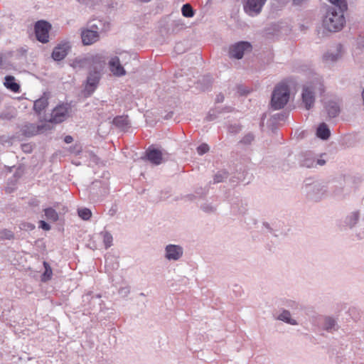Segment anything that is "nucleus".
Instances as JSON below:
<instances>
[{
    "mask_svg": "<svg viewBox=\"0 0 364 364\" xmlns=\"http://www.w3.org/2000/svg\"><path fill=\"white\" fill-rule=\"evenodd\" d=\"M280 26L279 23H274L269 27L266 28L267 34H276L279 31Z\"/></svg>",
    "mask_w": 364,
    "mask_h": 364,
    "instance_id": "nucleus-41",
    "label": "nucleus"
},
{
    "mask_svg": "<svg viewBox=\"0 0 364 364\" xmlns=\"http://www.w3.org/2000/svg\"><path fill=\"white\" fill-rule=\"evenodd\" d=\"M209 151V146L206 144H202L197 148V152L199 155L202 156Z\"/></svg>",
    "mask_w": 364,
    "mask_h": 364,
    "instance_id": "nucleus-44",
    "label": "nucleus"
},
{
    "mask_svg": "<svg viewBox=\"0 0 364 364\" xmlns=\"http://www.w3.org/2000/svg\"><path fill=\"white\" fill-rule=\"evenodd\" d=\"M292 304L291 305H289V306H291V308H297V304L295 303L294 301H291Z\"/></svg>",
    "mask_w": 364,
    "mask_h": 364,
    "instance_id": "nucleus-63",
    "label": "nucleus"
},
{
    "mask_svg": "<svg viewBox=\"0 0 364 364\" xmlns=\"http://www.w3.org/2000/svg\"><path fill=\"white\" fill-rule=\"evenodd\" d=\"M109 68L110 71L117 77L123 76L126 74L124 67L121 65L119 58L117 56L112 57L109 61Z\"/></svg>",
    "mask_w": 364,
    "mask_h": 364,
    "instance_id": "nucleus-16",
    "label": "nucleus"
},
{
    "mask_svg": "<svg viewBox=\"0 0 364 364\" xmlns=\"http://www.w3.org/2000/svg\"><path fill=\"white\" fill-rule=\"evenodd\" d=\"M298 165L301 168H317L326 164L328 155L326 153L316 154L311 151H301L296 156Z\"/></svg>",
    "mask_w": 364,
    "mask_h": 364,
    "instance_id": "nucleus-1",
    "label": "nucleus"
},
{
    "mask_svg": "<svg viewBox=\"0 0 364 364\" xmlns=\"http://www.w3.org/2000/svg\"><path fill=\"white\" fill-rule=\"evenodd\" d=\"M70 151L75 155L77 156L82 152V147L80 144H75L73 146H70Z\"/></svg>",
    "mask_w": 364,
    "mask_h": 364,
    "instance_id": "nucleus-45",
    "label": "nucleus"
},
{
    "mask_svg": "<svg viewBox=\"0 0 364 364\" xmlns=\"http://www.w3.org/2000/svg\"><path fill=\"white\" fill-rule=\"evenodd\" d=\"M7 141V137L6 136H0V143L3 144L4 142Z\"/></svg>",
    "mask_w": 364,
    "mask_h": 364,
    "instance_id": "nucleus-61",
    "label": "nucleus"
},
{
    "mask_svg": "<svg viewBox=\"0 0 364 364\" xmlns=\"http://www.w3.org/2000/svg\"><path fill=\"white\" fill-rule=\"evenodd\" d=\"M316 136L322 140H327L331 136V131L325 122L321 123L316 129Z\"/></svg>",
    "mask_w": 364,
    "mask_h": 364,
    "instance_id": "nucleus-22",
    "label": "nucleus"
},
{
    "mask_svg": "<svg viewBox=\"0 0 364 364\" xmlns=\"http://www.w3.org/2000/svg\"><path fill=\"white\" fill-rule=\"evenodd\" d=\"M31 205H38V202L36 200H33V202L31 203Z\"/></svg>",
    "mask_w": 364,
    "mask_h": 364,
    "instance_id": "nucleus-64",
    "label": "nucleus"
},
{
    "mask_svg": "<svg viewBox=\"0 0 364 364\" xmlns=\"http://www.w3.org/2000/svg\"><path fill=\"white\" fill-rule=\"evenodd\" d=\"M262 225L264 228H266L268 232L272 234L274 236L277 237L278 235L275 232L274 230L270 226V225L267 222H264Z\"/></svg>",
    "mask_w": 364,
    "mask_h": 364,
    "instance_id": "nucleus-51",
    "label": "nucleus"
},
{
    "mask_svg": "<svg viewBox=\"0 0 364 364\" xmlns=\"http://www.w3.org/2000/svg\"><path fill=\"white\" fill-rule=\"evenodd\" d=\"M81 4L85 5L89 7H93L97 5L100 0H76Z\"/></svg>",
    "mask_w": 364,
    "mask_h": 364,
    "instance_id": "nucleus-43",
    "label": "nucleus"
},
{
    "mask_svg": "<svg viewBox=\"0 0 364 364\" xmlns=\"http://www.w3.org/2000/svg\"><path fill=\"white\" fill-rule=\"evenodd\" d=\"M342 49V45L340 43L337 44L333 50H329L323 55V61L326 63L336 62L341 57Z\"/></svg>",
    "mask_w": 364,
    "mask_h": 364,
    "instance_id": "nucleus-15",
    "label": "nucleus"
},
{
    "mask_svg": "<svg viewBox=\"0 0 364 364\" xmlns=\"http://www.w3.org/2000/svg\"><path fill=\"white\" fill-rule=\"evenodd\" d=\"M43 212L45 217L50 222L54 223L58 220V213L54 208L51 207L46 208L43 210Z\"/></svg>",
    "mask_w": 364,
    "mask_h": 364,
    "instance_id": "nucleus-27",
    "label": "nucleus"
},
{
    "mask_svg": "<svg viewBox=\"0 0 364 364\" xmlns=\"http://www.w3.org/2000/svg\"><path fill=\"white\" fill-rule=\"evenodd\" d=\"M130 293V289L129 287H121L119 289V294L123 296H127Z\"/></svg>",
    "mask_w": 364,
    "mask_h": 364,
    "instance_id": "nucleus-53",
    "label": "nucleus"
},
{
    "mask_svg": "<svg viewBox=\"0 0 364 364\" xmlns=\"http://www.w3.org/2000/svg\"><path fill=\"white\" fill-rule=\"evenodd\" d=\"M69 109H70V106L68 104L57 106L53 110L50 122L56 124L63 122L68 117Z\"/></svg>",
    "mask_w": 364,
    "mask_h": 364,
    "instance_id": "nucleus-11",
    "label": "nucleus"
},
{
    "mask_svg": "<svg viewBox=\"0 0 364 364\" xmlns=\"http://www.w3.org/2000/svg\"><path fill=\"white\" fill-rule=\"evenodd\" d=\"M267 0H247L244 4V11L250 16L259 14Z\"/></svg>",
    "mask_w": 364,
    "mask_h": 364,
    "instance_id": "nucleus-8",
    "label": "nucleus"
},
{
    "mask_svg": "<svg viewBox=\"0 0 364 364\" xmlns=\"http://www.w3.org/2000/svg\"><path fill=\"white\" fill-rule=\"evenodd\" d=\"M326 109L328 115L331 118L337 117L341 112L339 105L334 101L328 102L326 105Z\"/></svg>",
    "mask_w": 364,
    "mask_h": 364,
    "instance_id": "nucleus-23",
    "label": "nucleus"
},
{
    "mask_svg": "<svg viewBox=\"0 0 364 364\" xmlns=\"http://www.w3.org/2000/svg\"><path fill=\"white\" fill-rule=\"evenodd\" d=\"M289 88L286 84H281L275 87L272 94L271 105L277 110L282 109L289 100Z\"/></svg>",
    "mask_w": 364,
    "mask_h": 364,
    "instance_id": "nucleus-5",
    "label": "nucleus"
},
{
    "mask_svg": "<svg viewBox=\"0 0 364 364\" xmlns=\"http://www.w3.org/2000/svg\"><path fill=\"white\" fill-rule=\"evenodd\" d=\"M21 228L26 231H31L36 228V226L34 224L31 223H24L21 224Z\"/></svg>",
    "mask_w": 364,
    "mask_h": 364,
    "instance_id": "nucleus-47",
    "label": "nucleus"
},
{
    "mask_svg": "<svg viewBox=\"0 0 364 364\" xmlns=\"http://www.w3.org/2000/svg\"><path fill=\"white\" fill-rule=\"evenodd\" d=\"M231 210L235 215H244L246 213L247 208V204L240 198L232 199L230 203Z\"/></svg>",
    "mask_w": 364,
    "mask_h": 364,
    "instance_id": "nucleus-17",
    "label": "nucleus"
},
{
    "mask_svg": "<svg viewBox=\"0 0 364 364\" xmlns=\"http://www.w3.org/2000/svg\"><path fill=\"white\" fill-rule=\"evenodd\" d=\"M51 25L46 21L40 20L35 23L34 31L36 39L43 43L48 42Z\"/></svg>",
    "mask_w": 364,
    "mask_h": 364,
    "instance_id": "nucleus-7",
    "label": "nucleus"
},
{
    "mask_svg": "<svg viewBox=\"0 0 364 364\" xmlns=\"http://www.w3.org/2000/svg\"><path fill=\"white\" fill-rule=\"evenodd\" d=\"M288 114L285 112L275 114L272 116V119L275 122L285 121L287 118Z\"/></svg>",
    "mask_w": 364,
    "mask_h": 364,
    "instance_id": "nucleus-42",
    "label": "nucleus"
},
{
    "mask_svg": "<svg viewBox=\"0 0 364 364\" xmlns=\"http://www.w3.org/2000/svg\"><path fill=\"white\" fill-rule=\"evenodd\" d=\"M181 13L184 17L191 18L195 15V10L189 4H185L182 6Z\"/></svg>",
    "mask_w": 364,
    "mask_h": 364,
    "instance_id": "nucleus-33",
    "label": "nucleus"
},
{
    "mask_svg": "<svg viewBox=\"0 0 364 364\" xmlns=\"http://www.w3.org/2000/svg\"><path fill=\"white\" fill-rule=\"evenodd\" d=\"M4 86L9 90L18 93L21 90V87L18 83L16 82V79L12 75H6L4 77Z\"/></svg>",
    "mask_w": 364,
    "mask_h": 364,
    "instance_id": "nucleus-20",
    "label": "nucleus"
},
{
    "mask_svg": "<svg viewBox=\"0 0 364 364\" xmlns=\"http://www.w3.org/2000/svg\"><path fill=\"white\" fill-rule=\"evenodd\" d=\"M218 114L216 112V109L210 110L206 117V120L207 121H213L217 118Z\"/></svg>",
    "mask_w": 364,
    "mask_h": 364,
    "instance_id": "nucleus-49",
    "label": "nucleus"
},
{
    "mask_svg": "<svg viewBox=\"0 0 364 364\" xmlns=\"http://www.w3.org/2000/svg\"><path fill=\"white\" fill-rule=\"evenodd\" d=\"M173 24L176 27H179V28H182L183 27V23L181 22V20L175 21Z\"/></svg>",
    "mask_w": 364,
    "mask_h": 364,
    "instance_id": "nucleus-60",
    "label": "nucleus"
},
{
    "mask_svg": "<svg viewBox=\"0 0 364 364\" xmlns=\"http://www.w3.org/2000/svg\"><path fill=\"white\" fill-rule=\"evenodd\" d=\"M64 141L66 144H70V143H72L73 141V138L70 135H67L64 138Z\"/></svg>",
    "mask_w": 364,
    "mask_h": 364,
    "instance_id": "nucleus-58",
    "label": "nucleus"
},
{
    "mask_svg": "<svg viewBox=\"0 0 364 364\" xmlns=\"http://www.w3.org/2000/svg\"><path fill=\"white\" fill-rule=\"evenodd\" d=\"M318 92L321 95L324 92L323 85L318 80H314L303 86L301 100L306 109L309 110L314 106L315 95Z\"/></svg>",
    "mask_w": 364,
    "mask_h": 364,
    "instance_id": "nucleus-3",
    "label": "nucleus"
},
{
    "mask_svg": "<svg viewBox=\"0 0 364 364\" xmlns=\"http://www.w3.org/2000/svg\"><path fill=\"white\" fill-rule=\"evenodd\" d=\"M329 1L338 7V11H345L348 9V5L346 0H329Z\"/></svg>",
    "mask_w": 364,
    "mask_h": 364,
    "instance_id": "nucleus-37",
    "label": "nucleus"
},
{
    "mask_svg": "<svg viewBox=\"0 0 364 364\" xmlns=\"http://www.w3.org/2000/svg\"><path fill=\"white\" fill-rule=\"evenodd\" d=\"M14 238V234L8 229L0 230V240H12Z\"/></svg>",
    "mask_w": 364,
    "mask_h": 364,
    "instance_id": "nucleus-38",
    "label": "nucleus"
},
{
    "mask_svg": "<svg viewBox=\"0 0 364 364\" xmlns=\"http://www.w3.org/2000/svg\"><path fill=\"white\" fill-rule=\"evenodd\" d=\"M208 188H203V187H198L196 188L195 191V195L190 196L191 198H193L196 197H200L202 198L203 196H205L208 194Z\"/></svg>",
    "mask_w": 364,
    "mask_h": 364,
    "instance_id": "nucleus-39",
    "label": "nucleus"
},
{
    "mask_svg": "<svg viewBox=\"0 0 364 364\" xmlns=\"http://www.w3.org/2000/svg\"><path fill=\"white\" fill-rule=\"evenodd\" d=\"M164 257L168 261H178L183 255V248L178 245L169 244L165 247Z\"/></svg>",
    "mask_w": 364,
    "mask_h": 364,
    "instance_id": "nucleus-10",
    "label": "nucleus"
},
{
    "mask_svg": "<svg viewBox=\"0 0 364 364\" xmlns=\"http://www.w3.org/2000/svg\"><path fill=\"white\" fill-rule=\"evenodd\" d=\"M200 208L205 213L214 214L216 213L217 212L218 205L213 204L212 203L205 201L200 204Z\"/></svg>",
    "mask_w": 364,
    "mask_h": 364,
    "instance_id": "nucleus-28",
    "label": "nucleus"
},
{
    "mask_svg": "<svg viewBox=\"0 0 364 364\" xmlns=\"http://www.w3.org/2000/svg\"><path fill=\"white\" fill-rule=\"evenodd\" d=\"M71 49L69 42H65L55 46L52 52V58L55 61L63 60Z\"/></svg>",
    "mask_w": 364,
    "mask_h": 364,
    "instance_id": "nucleus-13",
    "label": "nucleus"
},
{
    "mask_svg": "<svg viewBox=\"0 0 364 364\" xmlns=\"http://www.w3.org/2000/svg\"><path fill=\"white\" fill-rule=\"evenodd\" d=\"M213 82V77L210 75H206L199 79L197 84L201 91H207L211 88Z\"/></svg>",
    "mask_w": 364,
    "mask_h": 364,
    "instance_id": "nucleus-21",
    "label": "nucleus"
},
{
    "mask_svg": "<svg viewBox=\"0 0 364 364\" xmlns=\"http://www.w3.org/2000/svg\"><path fill=\"white\" fill-rule=\"evenodd\" d=\"M44 272L41 275V281L46 282L49 281L53 275V271L50 264L47 262H43Z\"/></svg>",
    "mask_w": 364,
    "mask_h": 364,
    "instance_id": "nucleus-30",
    "label": "nucleus"
},
{
    "mask_svg": "<svg viewBox=\"0 0 364 364\" xmlns=\"http://www.w3.org/2000/svg\"><path fill=\"white\" fill-rule=\"evenodd\" d=\"M112 124L122 130H127L130 127V122L127 115H119L112 120Z\"/></svg>",
    "mask_w": 364,
    "mask_h": 364,
    "instance_id": "nucleus-19",
    "label": "nucleus"
},
{
    "mask_svg": "<svg viewBox=\"0 0 364 364\" xmlns=\"http://www.w3.org/2000/svg\"><path fill=\"white\" fill-rule=\"evenodd\" d=\"M252 46L248 41H239L229 48V56L230 58L242 59L245 53L251 52Z\"/></svg>",
    "mask_w": 364,
    "mask_h": 364,
    "instance_id": "nucleus-6",
    "label": "nucleus"
},
{
    "mask_svg": "<svg viewBox=\"0 0 364 364\" xmlns=\"http://www.w3.org/2000/svg\"><path fill=\"white\" fill-rule=\"evenodd\" d=\"M105 267H109L112 269H117L119 267V262L117 258L112 255L105 257Z\"/></svg>",
    "mask_w": 364,
    "mask_h": 364,
    "instance_id": "nucleus-34",
    "label": "nucleus"
},
{
    "mask_svg": "<svg viewBox=\"0 0 364 364\" xmlns=\"http://www.w3.org/2000/svg\"><path fill=\"white\" fill-rule=\"evenodd\" d=\"M103 23L101 20H92L88 22L87 28L88 30H92L97 31V34L103 30Z\"/></svg>",
    "mask_w": 364,
    "mask_h": 364,
    "instance_id": "nucleus-29",
    "label": "nucleus"
},
{
    "mask_svg": "<svg viewBox=\"0 0 364 364\" xmlns=\"http://www.w3.org/2000/svg\"><path fill=\"white\" fill-rule=\"evenodd\" d=\"M43 129V126L28 123L21 127L20 132L26 137H31L37 134Z\"/></svg>",
    "mask_w": 364,
    "mask_h": 364,
    "instance_id": "nucleus-18",
    "label": "nucleus"
},
{
    "mask_svg": "<svg viewBox=\"0 0 364 364\" xmlns=\"http://www.w3.org/2000/svg\"><path fill=\"white\" fill-rule=\"evenodd\" d=\"M255 139V136L252 133H248L240 141L239 143L245 145H250Z\"/></svg>",
    "mask_w": 364,
    "mask_h": 364,
    "instance_id": "nucleus-40",
    "label": "nucleus"
},
{
    "mask_svg": "<svg viewBox=\"0 0 364 364\" xmlns=\"http://www.w3.org/2000/svg\"><path fill=\"white\" fill-rule=\"evenodd\" d=\"M277 319L288 324L296 326L298 322L291 317V314L288 310L283 309L281 314L277 316Z\"/></svg>",
    "mask_w": 364,
    "mask_h": 364,
    "instance_id": "nucleus-25",
    "label": "nucleus"
},
{
    "mask_svg": "<svg viewBox=\"0 0 364 364\" xmlns=\"http://www.w3.org/2000/svg\"><path fill=\"white\" fill-rule=\"evenodd\" d=\"M87 153L92 162H94L96 164L99 163L100 158L96 154H95L92 151H88Z\"/></svg>",
    "mask_w": 364,
    "mask_h": 364,
    "instance_id": "nucleus-52",
    "label": "nucleus"
},
{
    "mask_svg": "<svg viewBox=\"0 0 364 364\" xmlns=\"http://www.w3.org/2000/svg\"><path fill=\"white\" fill-rule=\"evenodd\" d=\"M360 218V214L358 211H354L350 213L348 215L346 216L345 219V224L348 226L350 228H353L358 223Z\"/></svg>",
    "mask_w": 364,
    "mask_h": 364,
    "instance_id": "nucleus-26",
    "label": "nucleus"
},
{
    "mask_svg": "<svg viewBox=\"0 0 364 364\" xmlns=\"http://www.w3.org/2000/svg\"><path fill=\"white\" fill-rule=\"evenodd\" d=\"M48 105V97H41V98L36 100L33 104V109L37 114H41V112L46 109V107Z\"/></svg>",
    "mask_w": 364,
    "mask_h": 364,
    "instance_id": "nucleus-24",
    "label": "nucleus"
},
{
    "mask_svg": "<svg viewBox=\"0 0 364 364\" xmlns=\"http://www.w3.org/2000/svg\"><path fill=\"white\" fill-rule=\"evenodd\" d=\"M39 228H41L43 230L48 231L51 229V226L45 220L39 221Z\"/></svg>",
    "mask_w": 364,
    "mask_h": 364,
    "instance_id": "nucleus-50",
    "label": "nucleus"
},
{
    "mask_svg": "<svg viewBox=\"0 0 364 364\" xmlns=\"http://www.w3.org/2000/svg\"><path fill=\"white\" fill-rule=\"evenodd\" d=\"M343 13V11H337L336 8L328 9L323 18V27L329 32L341 30L346 23Z\"/></svg>",
    "mask_w": 364,
    "mask_h": 364,
    "instance_id": "nucleus-2",
    "label": "nucleus"
},
{
    "mask_svg": "<svg viewBox=\"0 0 364 364\" xmlns=\"http://www.w3.org/2000/svg\"><path fill=\"white\" fill-rule=\"evenodd\" d=\"M303 188L306 197L315 202L320 201L328 190L327 183L319 181L306 182Z\"/></svg>",
    "mask_w": 364,
    "mask_h": 364,
    "instance_id": "nucleus-4",
    "label": "nucleus"
},
{
    "mask_svg": "<svg viewBox=\"0 0 364 364\" xmlns=\"http://www.w3.org/2000/svg\"><path fill=\"white\" fill-rule=\"evenodd\" d=\"M224 99H225L224 95L222 93H220L216 96L215 102L217 103H221L224 101Z\"/></svg>",
    "mask_w": 364,
    "mask_h": 364,
    "instance_id": "nucleus-57",
    "label": "nucleus"
},
{
    "mask_svg": "<svg viewBox=\"0 0 364 364\" xmlns=\"http://www.w3.org/2000/svg\"><path fill=\"white\" fill-rule=\"evenodd\" d=\"M78 216L84 220H89L92 216V212L89 208H82L77 210Z\"/></svg>",
    "mask_w": 364,
    "mask_h": 364,
    "instance_id": "nucleus-35",
    "label": "nucleus"
},
{
    "mask_svg": "<svg viewBox=\"0 0 364 364\" xmlns=\"http://www.w3.org/2000/svg\"><path fill=\"white\" fill-rule=\"evenodd\" d=\"M342 191H343V188H339L336 189L333 191V194H334V196L339 197V196H341Z\"/></svg>",
    "mask_w": 364,
    "mask_h": 364,
    "instance_id": "nucleus-59",
    "label": "nucleus"
},
{
    "mask_svg": "<svg viewBox=\"0 0 364 364\" xmlns=\"http://www.w3.org/2000/svg\"><path fill=\"white\" fill-rule=\"evenodd\" d=\"M241 130V126L240 124H230L228 127V131L232 134H237Z\"/></svg>",
    "mask_w": 364,
    "mask_h": 364,
    "instance_id": "nucleus-46",
    "label": "nucleus"
},
{
    "mask_svg": "<svg viewBox=\"0 0 364 364\" xmlns=\"http://www.w3.org/2000/svg\"><path fill=\"white\" fill-rule=\"evenodd\" d=\"M100 235L102 236L105 248L108 249L112 245L113 237L112 234L107 231H102Z\"/></svg>",
    "mask_w": 364,
    "mask_h": 364,
    "instance_id": "nucleus-32",
    "label": "nucleus"
},
{
    "mask_svg": "<svg viewBox=\"0 0 364 364\" xmlns=\"http://www.w3.org/2000/svg\"><path fill=\"white\" fill-rule=\"evenodd\" d=\"M100 78L101 74L100 70H97L95 67L93 69L90 70L87 77L85 86V89L90 95L92 94L97 88Z\"/></svg>",
    "mask_w": 364,
    "mask_h": 364,
    "instance_id": "nucleus-9",
    "label": "nucleus"
},
{
    "mask_svg": "<svg viewBox=\"0 0 364 364\" xmlns=\"http://www.w3.org/2000/svg\"><path fill=\"white\" fill-rule=\"evenodd\" d=\"M304 0H293L294 4L296 5H299Z\"/></svg>",
    "mask_w": 364,
    "mask_h": 364,
    "instance_id": "nucleus-62",
    "label": "nucleus"
},
{
    "mask_svg": "<svg viewBox=\"0 0 364 364\" xmlns=\"http://www.w3.org/2000/svg\"><path fill=\"white\" fill-rule=\"evenodd\" d=\"M14 117V115L11 112H4L0 114V119H1L11 120Z\"/></svg>",
    "mask_w": 364,
    "mask_h": 364,
    "instance_id": "nucleus-48",
    "label": "nucleus"
},
{
    "mask_svg": "<svg viewBox=\"0 0 364 364\" xmlns=\"http://www.w3.org/2000/svg\"><path fill=\"white\" fill-rule=\"evenodd\" d=\"M23 175V170L21 167H18L15 173H14L13 177L15 178V181H17L18 178H20Z\"/></svg>",
    "mask_w": 364,
    "mask_h": 364,
    "instance_id": "nucleus-55",
    "label": "nucleus"
},
{
    "mask_svg": "<svg viewBox=\"0 0 364 364\" xmlns=\"http://www.w3.org/2000/svg\"><path fill=\"white\" fill-rule=\"evenodd\" d=\"M323 328L327 331L336 329V322L331 317H326L323 323Z\"/></svg>",
    "mask_w": 364,
    "mask_h": 364,
    "instance_id": "nucleus-31",
    "label": "nucleus"
},
{
    "mask_svg": "<svg viewBox=\"0 0 364 364\" xmlns=\"http://www.w3.org/2000/svg\"><path fill=\"white\" fill-rule=\"evenodd\" d=\"M145 159L154 165L158 166L164 162L163 153L161 150L151 146L145 151Z\"/></svg>",
    "mask_w": 364,
    "mask_h": 364,
    "instance_id": "nucleus-12",
    "label": "nucleus"
},
{
    "mask_svg": "<svg viewBox=\"0 0 364 364\" xmlns=\"http://www.w3.org/2000/svg\"><path fill=\"white\" fill-rule=\"evenodd\" d=\"M80 36L84 46L92 45L100 40V34H97V31L85 28L81 29Z\"/></svg>",
    "mask_w": 364,
    "mask_h": 364,
    "instance_id": "nucleus-14",
    "label": "nucleus"
},
{
    "mask_svg": "<svg viewBox=\"0 0 364 364\" xmlns=\"http://www.w3.org/2000/svg\"><path fill=\"white\" fill-rule=\"evenodd\" d=\"M237 92L240 95H246L249 92V91L242 85L237 87Z\"/></svg>",
    "mask_w": 364,
    "mask_h": 364,
    "instance_id": "nucleus-56",
    "label": "nucleus"
},
{
    "mask_svg": "<svg viewBox=\"0 0 364 364\" xmlns=\"http://www.w3.org/2000/svg\"><path fill=\"white\" fill-rule=\"evenodd\" d=\"M228 173L225 171H219L214 176V183H218L224 181L225 179L228 178Z\"/></svg>",
    "mask_w": 364,
    "mask_h": 364,
    "instance_id": "nucleus-36",
    "label": "nucleus"
},
{
    "mask_svg": "<svg viewBox=\"0 0 364 364\" xmlns=\"http://www.w3.org/2000/svg\"><path fill=\"white\" fill-rule=\"evenodd\" d=\"M216 112L218 114H221L224 112H232V107H216Z\"/></svg>",
    "mask_w": 364,
    "mask_h": 364,
    "instance_id": "nucleus-54",
    "label": "nucleus"
}]
</instances>
